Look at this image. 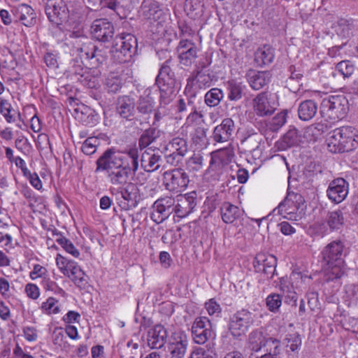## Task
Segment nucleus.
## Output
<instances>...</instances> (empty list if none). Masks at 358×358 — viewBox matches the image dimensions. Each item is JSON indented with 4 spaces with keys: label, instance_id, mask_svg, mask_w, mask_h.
I'll return each instance as SVG.
<instances>
[{
    "label": "nucleus",
    "instance_id": "obj_60",
    "mask_svg": "<svg viewBox=\"0 0 358 358\" xmlns=\"http://www.w3.org/2000/svg\"><path fill=\"white\" fill-rule=\"evenodd\" d=\"M327 131V125L323 123H315L308 127V131L310 134H312L315 138H318L323 133Z\"/></svg>",
    "mask_w": 358,
    "mask_h": 358
},
{
    "label": "nucleus",
    "instance_id": "obj_26",
    "mask_svg": "<svg viewBox=\"0 0 358 358\" xmlns=\"http://www.w3.org/2000/svg\"><path fill=\"white\" fill-rule=\"evenodd\" d=\"M162 13L158 2L155 0H143L141 13L145 19L156 21L160 18Z\"/></svg>",
    "mask_w": 358,
    "mask_h": 358
},
{
    "label": "nucleus",
    "instance_id": "obj_44",
    "mask_svg": "<svg viewBox=\"0 0 358 358\" xmlns=\"http://www.w3.org/2000/svg\"><path fill=\"white\" fill-rule=\"evenodd\" d=\"M282 296L279 294L271 293L266 299V306L272 313H278L282 305Z\"/></svg>",
    "mask_w": 358,
    "mask_h": 358
},
{
    "label": "nucleus",
    "instance_id": "obj_29",
    "mask_svg": "<svg viewBox=\"0 0 358 358\" xmlns=\"http://www.w3.org/2000/svg\"><path fill=\"white\" fill-rule=\"evenodd\" d=\"M317 111V105L313 100L308 99L301 102L298 107V115L300 120L308 121L312 120Z\"/></svg>",
    "mask_w": 358,
    "mask_h": 358
},
{
    "label": "nucleus",
    "instance_id": "obj_11",
    "mask_svg": "<svg viewBox=\"0 0 358 358\" xmlns=\"http://www.w3.org/2000/svg\"><path fill=\"white\" fill-rule=\"evenodd\" d=\"M112 194H115V192L120 194L121 198L124 200V209H130L136 208L141 200L140 189L136 184L129 182L124 186L119 187L117 189H110Z\"/></svg>",
    "mask_w": 358,
    "mask_h": 358
},
{
    "label": "nucleus",
    "instance_id": "obj_22",
    "mask_svg": "<svg viewBox=\"0 0 358 358\" xmlns=\"http://www.w3.org/2000/svg\"><path fill=\"white\" fill-rule=\"evenodd\" d=\"M167 341V331L162 324H156L147 334L148 345L152 349L162 348Z\"/></svg>",
    "mask_w": 358,
    "mask_h": 358
},
{
    "label": "nucleus",
    "instance_id": "obj_63",
    "mask_svg": "<svg viewBox=\"0 0 358 358\" xmlns=\"http://www.w3.org/2000/svg\"><path fill=\"white\" fill-rule=\"evenodd\" d=\"M65 333L62 327H56L52 333V341L55 345L62 346L65 343Z\"/></svg>",
    "mask_w": 358,
    "mask_h": 358
},
{
    "label": "nucleus",
    "instance_id": "obj_33",
    "mask_svg": "<svg viewBox=\"0 0 358 358\" xmlns=\"http://www.w3.org/2000/svg\"><path fill=\"white\" fill-rule=\"evenodd\" d=\"M335 129L336 134L338 135V137L341 138V141L345 144V147L350 148V150L351 147L353 146L355 137L357 136V131L351 126L341 127Z\"/></svg>",
    "mask_w": 358,
    "mask_h": 358
},
{
    "label": "nucleus",
    "instance_id": "obj_23",
    "mask_svg": "<svg viewBox=\"0 0 358 358\" xmlns=\"http://www.w3.org/2000/svg\"><path fill=\"white\" fill-rule=\"evenodd\" d=\"M135 101L129 96H119L116 103V112L122 119L131 120L135 113Z\"/></svg>",
    "mask_w": 358,
    "mask_h": 358
},
{
    "label": "nucleus",
    "instance_id": "obj_41",
    "mask_svg": "<svg viewBox=\"0 0 358 358\" xmlns=\"http://www.w3.org/2000/svg\"><path fill=\"white\" fill-rule=\"evenodd\" d=\"M224 97L223 92L218 88L210 90L205 95V103L208 106H217Z\"/></svg>",
    "mask_w": 358,
    "mask_h": 358
},
{
    "label": "nucleus",
    "instance_id": "obj_19",
    "mask_svg": "<svg viewBox=\"0 0 358 358\" xmlns=\"http://www.w3.org/2000/svg\"><path fill=\"white\" fill-rule=\"evenodd\" d=\"M235 123L231 118H224L214 128L212 138L217 143H225L232 138L235 131Z\"/></svg>",
    "mask_w": 358,
    "mask_h": 358
},
{
    "label": "nucleus",
    "instance_id": "obj_45",
    "mask_svg": "<svg viewBox=\"0 0 358 358\" xmlns=\"http://www.w3.org/2000/svg\"><path fill=\"white\" fill-rule=\"evenodd\" d=\"M287 113L285 110L276 114L267 124V127L272 131H277L286 122Z\"/></svg>",
    "mask_w": 358,
    "mask_h": 358
},
{
    "label": "nucleus",
    "instance_id": "obj_20",
    "mask_svg": "<svg viewBox=\"0 0 358 358\" xmlns=\"http://www.w3.org/2000/svg\"><path fill=\"white\" fill-rule=\"evenodd\" d=\"M196 206V192H192L187 193L178 198L177 204H175V213L178 217H185L193 212Z\"/></svg>",
    "mask_w": 358,
    "mask_h": 358
},
{
    "label": "nucleus",
    "instance_id": "obj_4",
    "mask_svg": "<svg viewBox=\"0 0 358 358\" xmlns=\"http://www.w3.org/2000/svg\"><path fill=\"white\" fill-rule=\"evenodd\" d=\"M348 101L342 95H331L324 98L320 105L322 116L329 120L343 119L348 110Z\"/></svg>",
    "mask_w": 358,
    "mask_h": 358
},
{
    "label": "nucleus",
    "instance_id": "obj_35",
    "mask_svg": "<svg viewBox=\"0 0 358 358\" xmlns=\"http://www.w3.org/2000/svg\"><path fill=\"white\" fill-rule=\"evenodd\" d=\"M325 222L331 231L341 229L344 224L343 212L341 210L328 212Z\"/></svg>",
    "mask_w": 358,
    "mask_h": 358
},
{
    "label": "nucleus",
    "instance_id": "obj_28",
    "mask_svg": "<svg viewBox=\"0 0 358 358\" xmlns=\"http://www.w3.org/2000/svg\"><path fill=\"white\" fill-rule=\"evenodd\" d=\"M162 134V131L156 127H149L145 129L138 138V147L141 150L156 142Z\"/></svg>",
    "mask_w": 358,
    "mask_h": 358
},
{
    "label": "nucleus",
    "instance_id": "obj_5",
    "mask_svg": "<svg viewBox=\"0 0 358 358\" xmlns=\"http://www.w3.org/2000/svg\"><path fill=\"white\" fill-rule=\"evenodd\" d=\"M304 205L305 199L300 193L288 192L287 196L273 210V212L278 210V213L285 218L296 221L301 217Z\"/></svg>",
    "mask_w": 358,
    "mask_h": 358
},
{
    "label": "nucleus",
    "instance_id": "obj_21",
    "mask_svg": "<svg viewBox=\"0 0 358 358\" xmlns=\"http://www.w3.org/2000/svg\"><path fill=\"white\" fill-rule=\"evenodd\" d=\"M253 109L259 117H267L273 115L276 110L274 102H271L266 92L258 94L252 100Z\"/></svg>",
    "mask_w": 358,
    "mask_h": 358
},
{
    "label": "nucleus",
    "instance_id": "obj_39",
    "mask_svg": "<svg viewBox=\"0 0 358 358\" xmlns=\"http://www.w3.org/2000/svg\"><path fill=\"white\" fill-rule=\"evenodd\" d=\"M244 85L234 80H229L227 84L228 99L230 101H237L242 98Z\"/></svg>",
    "mask_w": 358,
    "mask_h": 358
},
{
    "label": "nucleus",
    "instance_id": "obj_64",
    "mask_svg": "<svg viewBox=\"0 0 358 358\" xmlns=\"http://www.w3.org/2000/svg\"><path fill=\"white\" fill-rule=\"evenodd\" d=\"M187 121L199 126L201 122L204 123L203 115L201 112H198L195 107H192V111L188 115Z\"/></svg>",
    "mask_w": 358,
    "mask_h": 358
},
{
    "label": "nucleus",
    "instance_id": "obj_38",
    "mask_svg": "<svg viewBox=\"0 0 358 358\" xmlns=\"http://www.w3.org/2000/svg\"><path fill=\"white\" fill-rule=\"evenodd\" d=\"M187 141L183 138H173L165 147L166 152L179 153L185 155L187 152Z\"/></svg>",
    "mask_w": 358,
    "mask_h": 358
},
{
    "label": "nucleus",
    "instance_id": "obj_46",
    "mask_svg": "<svg viewBox=\"0 0 358 358\" xmlns=\"http://www.w3.org/2000/svg\"><path fill=\"white\" fill-rule=\"evenodd\" d=\"M127 155L128 158L131 159V164H129L130 170L135 173L138 169L139 166V152L136 147H132L127 149L123 152Z\"/></svg>",
    "mask_w": 358,
    "mask_h": 358
},
{
    "label": "nucleus",
    "instance_id": "obj_8",
    "mask_svg": "<svg viewBox=\"0 0 358 358\" xmlns=\"http://www.w3.org/2000/svg\"><path fill=\"white\" fill-rule=\"evenodd\" d=\"M255 321L254 315L248 310L242 309L231 316L229 330L234 338L244 335Z\"/></svg>",
    "mask_w": 358,
    "mask_h": 358
},
{
    "label": "nucleus",
    "instance_id": "obj_12",
    "mask_svg": "<svg viewBox=\"0 0 358 358\" xmlns=\"http://www.w3.org/2000/svg\"><path fill=\"white\" fill-rule=\"evenodd\" d=\"M175 199L169 196L156 200L152 206L151 219L157 224L164 222L175 213Z\"/></svg>",
    "mask_w": 358,
    "mask_h": 358
},
{
    "label": "nucleus",
    "instance_id": "obj_24",
    "mask_svg": "<svg viewBox=\"0 0 358 358\" xmlns=\"http://www.w3.org/2000/svg\"><path fill=\"white\" fill-rule=\"evenodd\" d=\"M131 171L129 164L125 161L120 168L110 171L108 174V178L113 185L122 187L129 182L128 180Z\"/></svg>",
    "mask_w": 358,
    "mask_h": 358
},
{
    "label": "nucleus",
    "instance_id": "obj_13",
    "mask_svg": "<svg viewBox=\"0 0 358 358\" xmlns=\"http://www.w3.org/2000/svg\"><path fill=\"white\" fill-rule=\"evenodd\" d=\"M192 334L194 341L199 345L206 343L214 337L212 324L206 317H198L192 326Z\"/></svg>",
    "mask_w": 358,
    "mask_h": 358
},
{
    "label": "nucleus",
    "instance_id": "obj_18",
    "mask_svg": "<svg viewBox=\"0 0 358 358\" xmlns=\"http://www.w3.org/2000/svg\"><path fill=\"white\" fill-rule=\"evenodd\" d=\"M155 99L151 96L150 90H146L144 94L141 95L137 101L135 102V107L138 113L137 119H143L148 122L150 115L155 111Z\"/></svg>",
    "mask_w": 358,
    "mask_h": 358
},
{
    "label": "nucleus",
    "instance_id": "obj_25",
    "mask_svg": "<svg viewBox=\"0 0 358 358\" xmlns=\"http://www.w3.org/2000/svg\"><path fill=\"white\" fill-rule=\"evenodd\" d=\"M246 77L250 87L255 90H259L270 82L271 74L269 71L250 70Z\"/></svg>",
    "mask_w": 358,
    "mask_h": 358
},
{
    "label": "nucleus",
    "instance_id": "obj_49",
    "mask_svg": "<svg viewBox=\"0 0 358 358\" xmlns=\"http://www.w3.org/2000/svg\"><path fill=\"white\" fill-rule=\"evenodd\" d=\"M96 50V45L92 43L83 44L78 49L79 55L81 59H86L92 62L94 52Z\"/></svg>",
    "mask_w": 358,
    "mask_h": 358
},
{
    "label": "nucleus",
    "instance_id": "obj_36",
    "mask_svg": "<svg viewBox=\"0 0 358 358\" xmlns=\"http://www.w3.org/2000/svg\"><path fill=\"white\" fill-rule=\"evenodd\" d=\"M334 28L338 36L348 38L352 36L354 25L351 20L341 18L337 21Z\"/></svg>",
    "mask_w": 358,
    "mask_h": 358
},
{
    "label": "nucleus",
    "instance_id": "obj_2",
    "mask_svg": "<svg viewBox=\"0 0 358 358\" xmlns=\"http://www.w3.org/2000/svg\"><path fill=\"white\" fill-rule=\"evenodd\" d=\"M157 55L159 57L161 55H168V57L165 56L166 60L162 64L155 79V84L157 85L160 92L159 105L162 107L171 102L177 80L175 73L171 68L173 59L169 52L162 50L158 52Z\"/></svg>",
    "mask_w": 358,
    "mask_h": 358
},
{
    "label": "nucleus",
    "instance_id": "obj_16",
    "mask_svg": "<svg viewBox=\"0 0 358 358\" xmlns=\"http://www.w3.org/2000/svg\"><path fill=\"white\" fill-rule=\"evenodd\" d=\"M348 191V182L343 178H338L330 182L327 195L332 202L339 203L346 198Z\"/></svg>",
    "mask_w": 358,
    "mask_h": 358
},
{
    "label": "nucleus",
    "instance_id": "obj_15",
    "mask_svg": "<svg viewBox=\"0 0 358 358\" xmlns=\"http://www.w3.org/2000/svg\"><path fill=\"white\" fill-rule=\"evenodd\" d=\"M253 265L256 272H262L269 280L275 273L277 259L272 255L259 253L255 257Z\"/></svg>",
    "mask_w": 358,
    "mask_h": 358
},
{
    "label": "nucleus",
    "instance_id": "obj_59",
    "mask_svg": "<svg viewBox=\"0 0 358 358\" xmlns=\"http://www.w3.org/2000/svg\"><path fill=\"white\" fill-rule=\"evenodd\" d=\"M262 137L260 134H254L245 138V142L251 151L255 152L259 148Z\"/></svg>",
    "mask_w": 358,
    "mask_h": 358
},
{
    "label": "nucleus",
    "instance_id": "obj_62",
    "mask_svg": "<svg viewBox=\"0 0 358 358\" xmlns=\"http://www.w3.org/2000/svg\"><path fill=\"white\" fill-rule=\"evenodd\" d=\"M205 307L210 315H216L217 316L222 310L220 304L214 299H210L206 302Z\"/></svg>",
    "mask_w": 358,
    "mask_h": 358
},
{
    "label": "nucleus",
    "instance_id": "obj_48",
    "mask_svg": "<svg viewBox=\"0 0 358 358\" xmlns=\"http://www.w3.org/2000/svg\"><path fill=\"white\" fill-rule=\"evenodd\" d=\"M197 47L194 46L184 54L178 55L180 63L185 66H190L197 57Z\"/></svg>",
    "mask_w": 358,
    "mask_h": 358
},
{
    "label": "nucleus",
    "instance_id": "obj_57",
    "mask_svg": "<svg viewBox=\"0 0 358 358\" xmlns=\"http://www.w3.org/2000/svg\"><path fill=\"white\" fill-rule=\"evenodd\" d=\"M56 264L60 271L64 274H68V271L75 264L74 262L69 261L61 255L58 254L56 257Z\"/></svg>",
    "mask_w": 358,
    "mask_h": 358
},
{
    "label": "nucleus",
    "instance_id": "obj_40",
    "mask_svg": "<svg viewBox=\"0 0 358 358\" xmlns=\"http://www.w3.org/2000/svg\"><path fill=\"white\" fill-rule=\"evenodd\" d=\"M54 235L57 236L56 241L67 252L73 255L74 257H78L80 252L76 248L72 242L62 235V233L55 230Z\"/></svg>",
    "mask_w": 358,
    "mask_h": 358
},
{
    "label": "nucleus",
    "instance_id": "obj_34",
    "mask_svg": "<svg viewBox=\"0 0 358 358\" xmlns=\"http://www.w3.org/2000/svg\"><path fill=\"white\" fill-rule=\"evenodd\" d=\"M78 119L83 125L93 127L99 123L100 117L94 109L86 107L78 114Z\"/></svg>",
    "mask_w": 358,
    "mask_h": 358
},
{
    "label": "nucleus",
    "instance_id": "obj_54",
    "mask_svg": "<svg viewBox=\"0 0 358 358\" xmlns=\"http://www.w3.org/2000/svg\"><path fill=\"white\" fill-rule=\"evenodd\" d=\"M193 74L194 77L192 78H189L187 79L188 83H189L190 80L194 81L196 80L200 88L210 87L211 84V79L209 75H206L199 71H196V73ZM187 85H189V83H187Z\"/></svg>",
    "mask_w": 358,
    "mask_h": 358
},
{
    "label": "nucleus",
    "instance_id": "obj_37",
    "mask_svg": "<svg viewBox=\"0 0 358 358\" xmlns=\"http://www.w3.org/2000/svg\"><path fill=\"white\" fill-rule=\"evenodd\" d=\"M327 142L328 150L332 153H342L350 150V148H346L341 138L336 134V129L329 133Z\"/></svg>",
    "mask_w": 358,
    "mask_h": 358
},
{
    "label": "nucleus",
    "instance_id": "obj_53",
    "mask_svg": "<svg viewBox=\"0 0 358 358\" xmlns=\"http://www.w3.org/2000/svg\"><path fill=\"white\" fill-rule=\"evenodd\" d=\"M126 352L124 355H122L121 357L126 358H136L137 357H142L141 350L139 349V345L137 343H134L132 341H129L127 343Z\"/></svg>",
    "mask_w": 358,
    "mask_h": 358
},
{
    "label": "nucleus",
    "instance_id": "obj_55",
    "mask_svg": "<svg viewBox=\"0 0 358 358\" xmlns=\"http://www.w3.org/2000/svg\"><path fill=\"white\" fill-rule=\"evenodd\" d=\"M36 14L34 9L24 3V26L31 27L36 23Z\"/></svg>",
    "mask_w": 358,
    "mask_h": 358
},
{
    "label": "nucleus",
    "instance_id": "obj_30",
    "mask_svg": "<svg viewBox=\"0 0 358 358\" xmlns=\"http://www.w3.org/2000/svg\"><path fill=\"white\" fill-rule=\"evenodd\" d=\"M274 58V48L267 45L259 48L255 54V60L259 66L271 64L273 62Z\"/></svg>",
    "mask_w": 358,
    "mask_h": 358
},
{
    "label": "nucleus",
    "instance_id": "obj_56",
    "mask_svg": "<svg viewBox=\"0 0 358 358\" xmlns=\"http://www.w3.org/2000/svg\"><path fill=\"white\" fill-rule=\"evenodd\" d=\"M208 129L202 127L197 126L194 129V133L192 136V141L196 144H204L206 140V133Z\"/></svg>",
    "mask_w": 358,
    "mask_h": 358
},
{
    "label": "nucleus",
    "instance_id": "obj_1",
    "mask_svg": "<svg viewBox=\"0 0 358 358\" xmlns=\"http://www.w3.org/2000/svg\"><path fill=\"white\" fill-rule=\"evenodd\" d=\"M344 243L335 240L328 243L320 253L322 266L324 269L327 280L341 278L344 273Z\"/></svg>",
    "mask_w": 358,
    "mask_h": 358
},
{
    "label": "nucleus",
    "instance_id": "obj_14",
    "mask_svg": "<svg viewBox=\"0 0 358 358\" xmlns=\"http://www.w3.org/2000/svg\"><path fill=\"white\" fill-rule=\"evenodd\" d=\"M115 33L113 24L106 18L94 20L91 25V34L96 41L107 43L112 40Z\"/></svg>",
    "mask_w": 358,
    "mask_h": 358
},
{
    "label": "nucleus",
    "instance_id": "obj_32",
    "mask_svg": "<svg viewBox=\"0 0 358 358\" xmlns=\"http://www.w3.org/2000/svg\"><path fill=\"white\" fill-rule=\"evenodd\" d=\"M287 71L289 75L285 81L286 86L289 87L291 92H296L303 76V73L300 69H296L294 65H290Z\"/></svg>",
    "mask_w": 358,
    "mask_h": 358
},
{
    "label": "nucleus",
    "instance_id": "obj_3",
    "mask_svg": "<svg viewBox=\"0 0 358 358\" xmlns=\"http://www.w3.org/2000/svg\"><path fill=\"white\" fill-rule=\"evenodd\" d=\"M249 348L252 351H262L264 355L271 358H277L281 352L280 341L270 336L264 335L263 332L256 330L249 335Z\"/></svg>",
    "mask_w": 358,
    "mask_h": 358
},
{
    "label": "nucleus",
    "instance_id": "obj_58",
    "mask_svg": "<svg viewBox=\"0 0 358 358\" xmlns=\"http://www.w3.org/2000/svg\"><path fill=\"white\" fill-rule=\"evenodd\" d=\"M24 176L26 177L30 184L36 189H40L42 187V182L37 173H31L27 168L24 167Z\"/></svg>",
    "mask_w": 358,
    "mask_h": 358
},
{
    "label": "nucleus",
    "instance_id": "obj_47",
    "mask_svg": "<svg viewBox=\"0 0 358 358\" xmlns=\"http://www.w3.org/2000/svg\"><path fill=\"white\" fill-rule=\"evenodd\" d=\"M81 73L83 74H81L80 77L78 78V81L82 83L84 86L89 89H94L99 85L98 79L96 77L92 76L90 74V71H82Z\"/></svg>",
    "mask_w": 358,
    "mask_h": 358
},
{
    "label": "nucleus",
    "instance_id": "obj_50",
    "mask_svg": "<svg viewBox=\"0 0 358 358\" xmlns=\"http://www.w3.org/2000/svg\"><path fill=\"white\" fill-rule=\"evenodd\" d=\"M107 57V49L101 46L99 47L96 45L94 56L93 57L92 62H90V65L92 66V68L98 67L100 64H102L104 62H106Z\"/></svg>",
    "mask_w": 358,
    "mask_h": 358
},
{
    "label": "nucleus",
    "instance_id": "obj_7",
    "mask_svg": "<svg viewBox=\"0 0 358 358\" xmlns=\"http://www.w3.org/2000/svg\"><path fill=\"white\" fill-rule=\"evenodd\" d=\"M126 157L114 148L106 149L96 162V173L106 172L108 174L115 169L124 164Z\"/></svg>",
    "mask_w": 358,
    "mask_h": 358
},
{
    "label": "nucleus",
    "instance_id": "obj_10",
    "mask_svg": "<svg viewBox=\"0 0 358 358\" xmlns=\"http://www.w3.org/2000/svg\"><path fill=\"white\" fill-rule=\"evenodd\" d=\"M45 12L50 22L57 27L69 18V9L64 0H48Z\"/></svg>",
    "mask_w": 358,
    "mask_h": 358
},
{
    "label": "nucleus",
    "instance_id": "obj_43",
    "mask_svg": "<svg viewBox=\"0 0 358 358\" xmlns=\"http://www.w3.org/2000/svg\"><path fill=\"white\" fill-rule=\"evenodd\" d=\"M337 70L344 78H350L355 71V64L350 60H343L338 62L336 66Z\"/></svg>",
    "mask_w": 358,
    "mask_h": 358
},
{
    "label": "nucleus",
    "instance_id": "obj_42",
    "mask_svg": "<svg viewBox=\"0 0 358 358\" xmlns=\"http://www.w3.org/2000/svg\"><path fill=\"white\" fill-rule=\"evenodd\" d=\"M122 87V79L117 76H109L105 80L104 87L108 93H117Z\"/></svg>",
    "mask_w": 358,
    "mask_h": 358
},
{
    "label": "nucleus",
    "instance_id": "obj_52",
    "mask_svg": "<svg viewBox=\"0 0 358 358\" xmlns=\"http://www.w3.org/2000/svg\"><path fill=\"white\" fill-rule=\"evenodd\" d=\"M0 114L3 115L7 122L15 120V110H12L11 106L6 99L0 97Z\"/></svg>",
    "mask_w": 358,
    "mask_h": 358
},
{
    "label": "nucleus",
    "instance_id": "obj_31",
    "mask_svg": "<svg viewBox=\"0 0 358 358\" xmlns=\"http://www.w3.org/2000/svg\"><path fill=\"white\" fill-rule=\"evenodd\" d=\"M161 161L160 155L155 153L151 154L148 150H145L141 155V164L145 171L152 172L159 169Z\"/></svg>",
    "mask_w": 358,
    "mask_h": 358
},
{
    "label": "nucleus",
    "instance_id": "obj_27",
    "mask_svg": "<svg viewBox=\"0 0 358 358\" xmlns=\"http://www.w3.org/2000/svg\"><path fill=\"white\" fill-rule=\"evenodd\" d=\"M222 220L227 224H232L242 215V210L236 206L224 202L220 209Z\"/></svg>",
    "mask_w": 358,
    "mask_h": 358
},
{
    "label": "nucleus",
    "instance_id": "obj_51",
    "mask_svg": "<svg viewBox=\"0 0 358 358\" xmlns=\"http://www.w3.org/2000/svg\"><path fill=\"white\" fill-rule=\"evenodd\" d=\"M99 144V140L98 138L95 136L89 137L82 145V152L87 155H91L96 152V147Z\"/></svg>",
    "mask_w": 358,
    "mask_h": 358
},
{
    "label": "nucleus",
    "instance_id": "obj_9",
    "mask_svg": "<svg viewBox=\"0 0 358 358\" xmlns=\"http://www.w3.org/2000/svg\"><path fill=\"white\" fill-rule=\"evenodd\" d=\"M163 182L167 190L178 193L186 189L189 179L188 174L183 169H175L164 172Z\"/></svg>",
    "mask_w": 358,
    "mask_h": 358
},
{
    "label": "nucleus",
    "instance_id": "obj_61",
    "mask_svg": "<svg viewBox=\"0 0 358 358\" xmlns=\"http://www.w3.org/2000/svg\"><path fill=\"white\" fill-rule=\"evenodd\" d=\"M287 347L292 352L298 350L301 345V339L298 334H290L287 338Z\"/></svg>",
    "mask_w": 358,
    "mask_h": 358
},
{
    "label": "nucleus",
    "instance_id": "obj_6",
    "mask_svg": "<svg viewBox=\"0 0 358 358\" xmlns=\"http://www.w3.org/2000/svg\"><path fill=\"white\" fill-rule=\"evenodd\" d=\"M113 48L122 55V57L118 56L120 62H129L137 54V38L131 34H122L115 37Z\"/></svg>",
    "mask_w": 358,
    "mask_h": 358
},
{
    "label": "nucleus",
    "instance_id": "obj_17",
    "mask_svg": "<svg viewBox=\"0 0 358 358\" xmlns=\"http://www.w3.org/2000/svg\"><path fill=\"white\" fill-rule=\"evenodd\" d=\"M188 340L186 334L181 330L172 333L169 343V350L174 358H183L185 355Z\"/></svg>",
    "mask_w": 358,
    "mask_h": 358
}]
</instances>
